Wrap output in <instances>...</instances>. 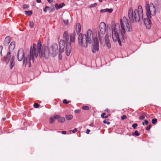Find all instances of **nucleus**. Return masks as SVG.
Masks as SVG:
<instances>
[{"mask_svg": "<svg viewBox=\"0 0 161 161\" xmlns=\"http://www.w3.org/2000/svg\"><path fill=\"white\" fill-rule=\"evenodd\" d=\"M120 24L121 27L118 23L112 25L110 30L113 41L115 42H118L121 46V40H124L125 38L126 31H131L133 28L131 23L125 17H124L120 19Z\"/></svg>", "mask_w": 161, "mask_h": 161, "instance_id": "f257e3e1", "label": "nucleus"}, {"mask_svg": "<svg viewBox=\"0 0 161 161\" xmlns=\"http://www.w3.org/2000/svg\"><path fill=\"white\" fill-rule=\"evenodd\" d=\"M41 43L38 41L36 46L35 44H33L31 47L30 54H29V67H31V64L33 63L35 58H37L38 54L40 57H44L47 58L49 56V49L48 47L46 46H42L41 48Z\"/></svg>", "mask_w": 161, "mask_h": 161, "instance_id": "f03ea898", "label": "nucleus"}, {"mask_svg": "<svg viewBox=\"0 0 161 161\" xmlns=\"http://www.w3.org/2000/svg\"><path fill=\"white\" fill-rule=\"evenodd\" d=\"M128 15L129 19L132 21L139 22L143 19V12L142 7L139 6L137 9L134 10L132 8L129 10Z\"/></svg>", "mask_w": 161, "mask_h": 161, "instance_id": "7ed1b4c3", "label": "nucleus"}, {"mask_svg": "<svg viewBox=\"0 0 161 161\" xmlns=\"http://www.w3.org/2000/svg\"><path fill=\"white\" fill-rule=\"evenodd\" d=\"M146 14L148 18L155 16L156 14V8L155 5L152 3H146Z\"/></svg>", "mask_w": 161, "mask_h": 161, "instance_id": "20e7f679", "label": "nucleus"}, {"mask_svg": "<svg viewBox=\"0 0 161 161\" xmlns=\"http://www.w3.org/2000/svg\"><path fill=\"white\" fill-rule=\"evenodd\" d=\"M84 35H86L87 41L89 42V43H91L96 40H98V36L97 32L96 30L92 31L91 29H89L86 34Z\"/></svg>", "mask_w": 161, "mask_h": 161, "instance_id": "39448f33", "label": "nucleus"}, {"mask_svg": "<svg viewBox=\"0 0 161 161\" xmlns=\"http://www.w3.org/2000/svg\"><path fill=\"white\" fill-rule=\"evenodd\" d=\"M63 38L65 39L66 42V46L65 47L66 55L67 56H69L70 54L72 47L70 42H68L69 36L68 33L67 31H65L64 32L63 34Z\"/></svg>", "mask_w": 161, "mask_h": 161, "instance_id": "423d86ee", "label": "nucleus"}, {"mask_svg": "<svg viewBox=\"0 0 161 161\" xmlns=\"http://www.w3.org/2000/svg\"><path fill=\"white\" fill-rule=\"evenodd\" d=\"M29 56L26 58H24L25 57L24 52L23 49L22 48L20 49L18 51L17 55L18 60L19 61H21L23 60V64L26 65L28 64V66L29 65Z\"/></svg>", "mask_w": 161, "mask_h": 161, "instance_id": "0eeeda50", "label": "nucleus"}, {"mask_svg": "<svg viewBox=\"0 0 161 161\" xmlns=\"http://www.w3.org/2000/svg\"><path fill=\"white\" fill-rule=\"evenodd\" d=\"M78 43L79 45L84 47H86L89 43L86 35L80 34L78 37Z\"/></svg>", "mask_w": 161, "mask_h": 161, "instance_id": "6e6552de", "label": "nucleus"}, {"mask_svg": "<svg viewBox=\"0 0 161 161\" xmlns=\"http://www.w3.org/2000/svg\"><path fill=\"white\" fill-rule=\"evenodd\" d=\"M99 31L97 33L99 38L101 37V34L104 35L106 32V25L104 22H101L99 25Z\"/></svg>", "mask_w": 161, "mask_h": 161, "instance_id": "1a4fd4ad", "label": "nucleus"}, {"mask_svg": "<svg viewBox=\"0 0 161 161\" xmlns=\"http://www.w3.org/2000/svg\"><path fill=\"white\" fill-rule=\"evenodd\" d=\"M58 46L56 44L52 45L51 49L49 50V54L50 53L52 57H54L57 54Z\"/></svg>", "mask_w": 161, "mask_h": 161, "instance_id": "9d476101", "label": "nucleus"}, {"mask_svg": "<svg viewBox=\"0 0 161 161\" xmlns=\"http://www.w3.org/2000/svg\"><path fill=\"white\" fill-rule=\"evenodd\" d=\"M93 47H92V52L93 53H95L96 52L98 51L99 50L98 47V40L92 42Z\"/></svg>", "mask_w": 161, "mask_h": 161, "instance_id": "9b49d317", "label": "nucleus"}, {"mask_svg": "<svg viewBox=\"0 0 161 161\" xmlns=\"http://www.w3.org/2000/svg\"><path fill=\"white\" fill-rule=\"evenodd\" d=\"M59 52L60 53H62L64 51L65 47V42L64 40H61L59 42Z\"/></svg>", "mask_w": 161, "mask_h": 161, "instance_id": "f8f14e48", "label": "nucleus"}, {"mask_svg": "<svg viewBox=\"0 0 161 161\" xmlns=\"http://www.w3.org/2000/svg\"><path fill=\"white\" fill-rule=\"evenodd\" d=\"M105 44L108 48H110L111 47V45L110 41L108 38V35L106 34L105 37Z\"/></svg>", "mask_w": 161, "mask_h": 161, "instance_id": "ddd939ff", "label": "nucleus"}, {"mask_svg": "<svg viewBox=\"0 0 161 161\" xmlns=\"http://www.w3.org/2000/svg\"><path fill=\"white\" fill-rule=\"evenodd\" d=\"M145 18L144 19V23L147 28H149L151 27V22L150 19V18Z\"/></svg>", "mask_w": 161, "mask_h": 161, "instance_id": "4468645a", "label": "nucleus"}, {"mask_svg": "<svg viewBox=\"0 0 161 161\" xmlns=\"http://www.w3.org/2000/svg\"><path fill=\"white\" fill-rule=\"evenodd\" d=\"M76 33L75 32H73L70 33L69 35L70 40L72 42H74L75 39V36Z\"/></svg>", "mask_w": 161, "mask_h": 161, "instance_id": "2eb2a0df", "label": "nucleus"}, {"mask_svg": "<svg viewBox=\"0 0 161 161\" xmlns=\"http://www.w3.org/2000/svg\"><path fill=\"white\" fill-rule=\"evenodd\" d=\"M81 30V26L80 23H76L75 26V30L77 34L79 33Z\"/></svg>", "mask_w": 161, "mask_h": 161, "instance_id": "dca6fc26", "label": "nucleus"}, {"mask_svg": "<svg viewBox=\"0 0 161 161\" xmlns=\"http://www.w3.org/2000/svg\"><path fill=\"white\" fill-rule=\"evenodd\" d=\"M15 42H12L10 43L9 47L10 52L13 51L15 48Z\"/></svg>", "mask_w": 161, "mask_h": 161, "instance_id": "f3484780", "label": "nucleus"}, {"mask_svg": "<svg viewBox=\"0 0 161 161\" xmlns=\"http://www.w3.org/2000/svg\"><path fill=\"white\" fill-rule=\"evenodd\" d=\"M113 11L112 8H105L102 9L100 10V12L102 13H104L106 12H108L109 13H111Z\"/></svg>", "mask_w": 161, "mask_h": 161, "instance_id": "a211bd4d", "label": "nucleus"}, {"mask_svg": "<svg viewBox=\"0 0 161 161\" xmlns=\"http://www.w3.org/2000/svg\"><path fill=\"white\" fill-rule=\"evenodd\" d=\"M14 57L13 56L12 57L10 62V69L13 68L14 65Z\"/></svg>", "mask_w": 161, "mask_h": 161, "instance_id": "6ab92c4d", "label": "nucleus"}, {"mask_svg": "<svg viewBox=\"0 0 161 161\" xmlns=\"http://www.w3.org/2000/svg\"><path fill=\"white\" fill-rule=\"evenodd\" d=\"M10 52H9L7 54V55L6 57H5L4 60L5 62L7 63H8L10 61Z\"/></svg>", "mask_w": 161, "mask_h": 161, "instance_id": "aec40b11", "label": "nucleus"}, {"mask_svg": "<svg viewBox=\"0 0 161 161\" xmlns=\"http://www.w3.org/2000/svg\"><path fill=\"white\" fill-rule=\"evenodd\" d=\"M64 6V3H62L59 5L57 3H56L55 5V7H56L57 9L60 8H62Z\"/></svg>", "mask_w": 161, "mask_h": 161, "instance_id": "412c9836", "label": "nucleus"}, {"mask_svg": "<svg viewBox=\"0 0 161 161\" xmlns=\"http://www.w3.org/2000/svg\"><path fill=\"white\" fill-rule=\"evenodd\" d=\"M10 39L9 37L7 36L5 38L4 41V43L6 44H8L10 42Z\"/></svg>", "mask_w": 161, "mask_h": 161, "instance_id": "4be33fe9", "label": "nucleus"}, {"mask_svg": "<svg viewBox=\"0 0 161 161\" xmlns=\"http://www.w3.org/2000/svg\"><path fill=\"white\" fill-rule=\"evenodd\" d=\"M66 119L68 120H70L72 119L73 116L72 115H67L65 116Z\"/></svg>", "mask_w": 161, "mask_h": 161, "instance_id": "5701e85b", "label": "nucleus"}, {"mask_svg": "<svg viewBox=\"0 0 161 161\" xmlns=\"http://www.w3.org/2000/svg\"><path fill=\"white\" fill-rule=\"evenodd\" d=\"M65 119L64 117H60V118L58 120V121L61 123H63L65 121Z\"/></svg>", "mask_w": 161, "mask_h": 161, "instance_id": "b1692460", "label": "nucleus"}, {"mask_svg": "<svg viewBox=\"0 0 161 161\" xmlns=\"http://www.w3.org/2000/svg\"><path fill=\"white\" fill-rule=\"evenodd\" d=\"M49 10H50V12L52 11V10H50V7L48 6L46 7L43 9V11L45 12H46L47 11Z\"/></svg>", "mask_w": 161, "mask_h": 161, "instance_id": "393cba45", "label": "nucleus"}, {"mask_svg": "<svg viewBox=\"0 0 161 161\" xmlns=\"http://www.w3.org/2000/svg\"><path fill=\"white\" fill-rule=\"evenodd\" d=\"M25 14L27 15L30 16L32 14V11H26L25 12Z\"/></svg>", "mask_w": 161, "mask_h": 161, "instance_id": "a878e982", "label": "nucleus"}, {"mask_svg": "<svg viewBox=\"0 0 161 161\" xmlns=\"http://www.w3.org/2000/svg\"><path fill=\"white\" fill-rule=\"evenodd\" d=\"M29 26L31 28H32L34 26V23L32 21H31L29 23Z\"/></svg>", "mask_w": 161, "mask_h": 161, "instance_id": "bb28decb", "label": "nucleus"}, {"mask_svg": "<svg viewBox=\"0 0 161 161\" xmlns=\"http://www.w3.org/2000/svg\"><path fill=\"white\" fill-rule=\"evenodd\" d=\"M55 119L54 118V117H50V118L49 119V122L50 123L52 124L53 123V122L54 121V119Z\"/></svg>", "mask_w": 161, "mask_h": 161, "instance_id": "cd10ccee", "label": "nucleus"}, {"mask_svg": "<svg viewBox=\"0 0 161 161\" xmlns=\"http://www.w3.org/2000/svg\"><path fill=\"white\" fill-rule=\"evenodd\" d=\"M60 116L58 115H55L54 116V118L56 119H57L58 120L60 118Z\"/></svg>", "mask_w": 161, "mask_h": 161, "instance_id": "c85d7f7f", "label": "nucleus"}, {"mask_svg": "<svg viewBox=\"0 0 161 161\" xmlns=\"http://www.w3.org/2000/svg\"><path fill=\"white\" fill-rule=\"evenodd\" d=\"M83 109L85 110H88L89 109V108L86 106H84L82 107Z\"/></svg>", "mask_w": 161, "mask_h": 161, "instance_id": "c756f323", "label": "nucleus"}, {"mask_svg": "<svg viewBox=\"0 0 161 161\" xmlns=\"http://www.w3.org/2000/svg\"><path fill=\"white\" fill-rule=\"evenodd\" d=\"M106 115V114L105 113H103L101 115V116L103 118H108V116H104L105 115Z\"/></svg>", "mask_w": 161, "mask_h": 161, "instance_id": "7c9ffc66", "label": "nucleus"}, {"mask_svg": "<svg viewBox=\"0 0 161 161\" xmlns=\"http://www.w3.org/2000/svg\"><path fill=\"white\" fill-rule=\"evenodd\" d=\"M70 102L69 101H68L66 99H64L63 101V103L64 104H68Z\"/></svg>", "mask_w": 161, "mask_h": 161, "instance_id": "2f4dec72", "label": "nucleus"}, {"mask_svg": "<svg viewBox=\"0 0 161 161\" xmlns=\"http://www.w3.org/2000/svg\"><path fill=\"white\" fill-rule=\"evenodd\" d=\"M157 121V119H152V122L153 124L155 123Z\"/></svg>", "mask_w": 161, "mask_h": 161, "instance_id": "473e14b6", "label": "nucleus"}, {"mask_svg": "<svg viewBox=\"0 0 161 161\" xmlns=\"http://www.w3.org/2000/svg\"><path fill=\"white\" fill-rule=\"evenodd\" d=\"M3 49V47L2 46H0V56H2V50Z\"/></svg>", "mask_w": 161, "mask_h": 161, "instance_id": "72a5a7b5", "label": "nucleus"}, {"mask_svg": "<svg viewBox=\"0 0 161 161\" xmlns=\"http://www.w3.org/2000/svg\"><path fill=\"white\" fill-rule=\"evenodd\" d=\"M148 124V121L147 120H144V122L142 123V125H144L145 124L147 125Z\"/></svg>", "mask_w": 161, "mask_h": 161, "instance_id": "f704fd0d", "label": "nucleus"}, {"mask_svg": "<svg viewBox=\"0 0 161 161\" xmlns=\"http://www.w3.org/2000/svg\"><path fill=\"white\" fill-rule=\"evenodd\" d=\"M33 106L34 108H36L39 106V105L37 103H35Z\"/></svg>", "mask_w": 161, "mask_h": 161, "instance_id": "c9c22d12", "label": "nucleus"}, {"mask_svg": "<svg viewBox=\"0 0 161 161\" xmlns=\"http://www.w3.org/2000/svg\"><path fill=\"white\" fill-rule=\"evenodd\" d=\"M137 126V124L136 123L132 125V127L136 129Z\"/></svg>", "mask_w": 161, "mask_h": 161, "instance_id": "e433bc0d", "label": "nucleus"}, {"mask_svg": "<svg viewBox=\"0 0 161 161\" xmlns=\"http://www.w3.org/2000/svg\"><path fill=\"white\" fill-rule=\"evenodd\" d=\"M80 111V110L79 109H76L75 110L74 112L75 113H79Z\"/></svg>", "mask_w": 161, "mask_h": 161, "instance_id": "4c0bfd02", "label": "nucleus"}, {"mask_svg": "<svg viewBox=\"0 0 161 161\" xmlns=\"http://www.w3.org/2000/svg\"><path fill=\"white\" fill-rule=\"evenodd\" d=\"M144 118H145V116L144 115H142L139 117V119L140 120H143Z\"/></svg>", "mask_w": 161, "mask_h": 161, "instance_id": "58836bf2", "label": "nucleus"}, {"mask_svg": "<svg viewBox=\"0 0 161 161\" xmlns=\"http://www.w3.org/2000/svg\"><path fill=\"white\" fill-rule=\"evenodd\" d=\"M77 129L76 128H75L72 131L73 133H74L75 132H76L77 131Z\"/></svg>", "mask_w": 161, "mask_h": 161, "instance_id": "ea45409f", "label": "nucleus"}, {"mask_svg": "<svg viewBox=\"0 0 161 161\" xmlns=\"http://www.w3.org/2000/svg\"><path fill=\"white\" fill-rule=\"evenodd\" d=\"M103 123L104 124H107V125H109L110 123L109 122H107L106 120H104L103 121Z\"/></svg>", "mask_w": 161, "mask_h": 161, "instance_id": "a19ab883", "label": "nucleus"}, {"mask_svg": "<svg viewBox=\"0 0 161 161\" xmlns=\"http://www.w3.org/2000/svg\"><path fill=\"white\" fill-rule=\"evenodd\" d=\"M135 134L136 136H139L140 134L137 130H136L135 132Z\"/></svg>", "mask_w": 161, "mask_h": 161, "instance_id": "79ce46f5", "label": "nucleus"}, {"mask_svg": "<svg viewBox=\"0 0 161 161\" xmlns=\"http://www.w3.org/2000/svg\"><path fill=\"white\" fill-rule=\"evenodd\" d=\"M28 7V6L26 4H24L23 5V8L25 9L27 8Z\"/></svg>", "mask_w": 161, "mask_h": 161, "instance_id": "37998d69", "label": "nucleus"}, {"mask_svg": "<svg viewBox=\"0 0 161 161\" xmlns=\"http://www.w3.org/2000/svg\"><path fill=\"white\" fill-rule=\"evenodd\" d=\"M126 116L125 115H123L121 118V119L122 120L125 119H126Z\"/></svg>", "mask_w": 161, "mask_h": 161, "instance_id": "c03bdc74", "label": "nucleus"}, {"mask_svg": "<svg viewBox=\"0 0 161 161\" xmlns=\"http://www.w3.org/2000/svg\"><path fill=\"white\" fill-rule=\"evenodd\" d=\"M150 129V125H149L146 128V130H149Z\"/></svg>", "mask_w": 161, "mask_h": 161, "instance_id": "a18cd8bd", "label": "nucleus"}, {"mask_svg": "<svg viewBox=\"0 0 161 161\" xmlns=\"http://www.w3.org/2000/svg\"><path fill=\"white\" fill-rule=\"evenodd\" d=\"M63 22L64 24H68V20H64Z\"/></svg>", "mask_w": 161, "mask_h": 161, "instance_id": "49530a36", "label": "nucleus"}, {"mask_svg": "<svg viewBox=\"0 0 161 161\" xmlns=\"http://www.w3.org/2000/svg\"><path fill=\"white\" fill-rule=\"evenodd\" d=\"M48 2L50 3H52L53 2V0H47Z\"/></svg>", "mask_w": 161, "mask_h": 161, "instance_id": "de8ad7c7", "label": "nucleus"}, {"mask_svg": "<svg viewBox=\"0 0 161 161\" xmlns=\"http://www.w3.org/2000/svg\"><path fill=\"white\" fill-rule=\"evenodd\" d=\"M90 132V130H89L87 129L86 133V134H89Z\"/></svg>", "mask_w": 161, "mask_h": 161, "instance_id": "09e8293b", "label": "nucleus"}, {"mask_svg": "<svg viewBox=\"0 0 161 161\" xmlns=\"http://www.w3.org/2000/svg\"><path fill=\"white\" fill-rule=\"evenodd\" d=\"M61 133L63 134H66V132L65 131H63Z\"/></svg>", "mask_w": 161, "mask_h": 161, "instance_id": "8fccbe9b", "label": "nucleus"}, {"mask_svg": "<svg viewBox=\"0 0 161 161\" xmlns=\"http://www.w3.org/2000/svg\"><path fill=\"white\" fill-rule=\"evenodd\" d=\"M37 2L38 3H40L41 2V0H36Z\"/></svg>", "mask_w": 161, "mask_h": 161, "instance_id": "3c124183", "label": "nucleus"}, {"mask_svg": "<svg viewBox=\"0 0 161 161\" xmlns=\"http://www.w3.org/2000/svg\"><path fill=\"white\" fill-rule=\"evenodd\" d=\"M105 111L107 112H108V109H105Z\"/></svg>", "mask_w": 161, "mask_h": 161, "instance_id": "603ef678", "label": "nucleus"}, {"mask_svg": "<svg viewBox=\"0 0 161 161\" xmlns=\"http://www.w3.org/2000/svg\"><path fill=\"white\" fill-rule=\"evenodd\" d=\"M100 2H102L103 0H98Z\"/></svg>", "mask_w": 161, "mask_h": 161, "instance_id": "864d4df0", "label": "nucleus"}, {"mask_svg": "<svg viewBox=\"0 0 161 161\" xmlns=\"http://www.w3.org/2000/svg\"><path fill=\"white\" fill-rule=\"evenodd\" d=\"M5 119H3V120H4Z\"/></svg>", "mask_w": 161, "mask_h": 161, "instance_id": "5fc2aeb1", "label": "nucleus"}]
</instances>
